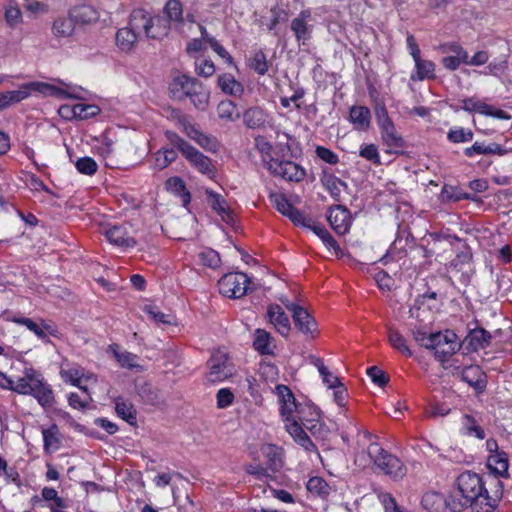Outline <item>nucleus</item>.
I'll use <instances>...</instances> for the list:
<instances>
[{"label": "nucleus", "instance_id": "17", "mask_svg": "<svg viewBox=\"0 0 512 512\" xmlns=\"http://www.w3.org/2000/svg\"><path fill=\"white\" fill-rule=\"evenodd\" d=\"M107 240L121 248H133L136 240L129 235L126 225H113L104 232Z\"/></svg>", "mask_w": 512, "mask_h": 512}, {"label": "nucleus", "instance_id": "34", "mask_svg": "<svg viewBox=\"0 0 512 512\" xmlns=\"http://www.w3.org/2000/svg\"><path fill=\"white\" fill-rule=\"evenodd\" d=\"M272 341L273 338L266 330L260 328L255 330L253 347L261 355L273 354Z\"/></svg>", "mask_w": 512, "mask_h": 512}, {"label": "nucleus", "instance_id": "6", "mask_svg": "<svg viewBox=\"0 0 512 512\" xmlns=\"http://www.w3.org/2000/svg\"><path fill=\"white\" fill-rule=\"evenodd\" d=\"M208 372L206 379L215 384L223 382L234 375V367L228 359L227 354L217 351L207 361Z\"/></svg>", "mask_w": 512, "mask_h": 512}, {"label": "nucleus", "instance_id": "29", "mask_svg": "<svg viewBox=\"0 0 512 512\" xmlns=\"http://www.w3.org/2000/svg\"><path fill=\"white\" fill-rule=\"evenodd\" d=\"M487 466L489 470L497 476L505 478L509 476V459L507 453L504 451L489 455L487 459Z\"/></svg>", "mask_w": 512, "mask_h": 512}, {"label": "nucleus", "instance_id": "7", "mask_svg": "<svg viewBox=\"0 0 512 512\" xmlns=\"http://www.w3.org/2000/svg\"><path fill=\"white\" fill-rule=\"evenodd\" d=\"M249 283L245 273H227L218 281L219 292L228 298H241L250 289Z\"/></svg>", "mask_w": 512, "mask_h": 512}, {"label": "nucleus", "instance_id": "8", "mask_svg": "<svg viewBox=\"0 0 512 512\" xmlns=\"http://www.w3.org/2000/svg\"><path fill=\"white\" fill-rule=\"evenodd\" d=\"M421 505L427 512H444L445 508H449L452 512L462 511V504L456 496L450 495L444 498L440 493L434 491L424 493Z\"/></svg>", "mask_w": 512, "mask_h": 512}, {"label": "nucleus", "instance_id": "61", "mask_svg": "<svg viewBox=\"0 0 512 512\" xmlns=\"http://www.w3.org/2000/svg\"><path fill=\"white\" fill-rule=\"evenodd\" d=\"M294 225L301 226L311 230V226L315 224V222L310 218L306 217L299 209L293 207L287 216Z\"/></svg>", "mask_w": 512, "mask_h": 512}, {"label": "nucleus", "instance_id": "39", "mask_svg": "<svg viewBox=\"0 0 512 512\" xmlns=\"http://www.w3.org/2000/svg\"><path fill=\"white\" fill-rule=\"evenodd\" d=\"M472 259V255L468 251H462L456 255V257L451 261L450 266L454 268L456 271L461 272V282L464 285H467L470 282V275L467 270H465V266H470V261Z\"/></svg>", "mask_w": 512, "mask_h": 512}, {"label": "nucleus", "instance_id": "45", "mask_svg": "<svg viewBox=\"0 0 512 512\" xmlns=\"http://www.w3.org/2000/svg\"><path fill=\"white\" fill-rule=\"evenodd\" d=\"M311 230L323 241L329 250H333L335 254L341 252L339 244L323 225L315 223L311 226Z\"/></svg>", "mask_w": 512, "mask_h": 512}, {"label": "nucleus", "instance_id": "1", "mask_svg": "<svg viewBox=\"0 0 512 512\" xmlns=\"http://www.w3.org/2000/svg\"><path fill=\"white\" fill-rule=\"evenodd\" d=\"M461 495L462 510L470 507L473 512H493L501 500V488L490 495L485 488L482 477L472 471L461 473L455 480Z\"/></svg>", "mask_w": 512, "mask_h": 512}, {"label": "nucleus", "instance_id": "44", "mask_svg": "<svg viewBox=\"0 0 512 512\" xmlns=\"http://www.w3.org/2000/svg\"><path fill=\"white\" fill-rule=\"evenodd\" d=\"M462 429L467 436H473L477 439L485 438L484 429L478 424L477 420L469 414H465L462 418Z\"/></svg>", "mask_w": 512, "mask_h": 512}, {"label": "nucleus", "instance_id": "53", "mask_svg": "<svg viewBox=\"0 0 512 512\" xmlns=\"http://www.w3.org/2000/svg\"><path fill=\"white\" fill-rule=\"evenodd\" d=\"M200 262L211 269H216L221 262L220 255L217 251L211 249V248H205L203 249L199 255Z\"/></svg>", "mask_w": 512, "mask_h": 512}, {"label": "nucleus", "instance_id": "27", "mask_svg": "<svg viewBox=\"0 0 512 512\" xmlns=\"http://www.w3.org/2000/svg\"><path fill=\"white\" fill-rule=\"evenodd\" d=\"M381 138L385 145L394 149H403L405 147L404 139L398 134L395 125L392 122L379 126Z\"/></svg>", "mask_w": 512, "mask_h": 512}, {"label": "nucleus", "instance_id": "13", "mask_svg": "<svg viewBox=\"0 0 512 512\" xmlns=\"http://www.w3.org/2000/svg\"><path fill=\"white\" fill-rule=\"evenodd\" d=\"M462 103L461 109L467 112H477L497 119H510V115L504 110L496 109L476 97L463 99Z\"/></svg>", "mask_w": 512, "mask_h": 512}, {"label": "nucleus", "instance_id": "49", "mask_svg": "<svg viewBox=\"0 0 512 512\" xmlns=\"http://www.w3.org/2000/svg\"><path fill=\"white\" fill-rule=\"evenodd\" d=\"M413 337L420 346L430 350L431 347H434L435 345L437 346V344H439V341H441L440 333L427 334L425 331L422 330L414 331Z\"/></svg>", "mask_w": 512, "mask_h": 512}, {"label": "nucleus", "instance_id": "3", "mask_svg": "<svg viewBox=\"0 0 512 512\" xmlns=\"http://www.w3.org/2000/svg\"><path fill=\"white\" fill-rule=\"evenodd\" d=\"M367 453L378 474H382L394 482L402 481L406 477L408 468L404 462L377 442L369 444Z\"/></svg>", "mask_w": 512, "mask_h": 512}, {"label": "nucleus", "instance_id": "24", "mask_svg": "<svg viewBox=\"0 0 512 512\" xmlns=\"http://www.w3.org/2000/svg\"><path fill=\"white\" fill-rule=\"evenodd\" d=\"M286 430L292 436L294 441L302 446L306 451H316V445L296 420L286 422Z\"/></svg>", "mask_w": 512, "mask_h": 512}, {"label": "nucleus", "instance_id": "40", "mask_svg": "<svg viewBox=\"0 0 512 512\" xmlns=\"http://www.w3.org/2000/svg\"><path fill=\"white\" fill-rule=\"evenodd\" d=\"M60 376L64 382H69L71 385L78 387L82 391L88 392L86 386L80 385V381L82 377H84V372L79 366L74 365L68 368H62L60 370Z\"/></svg>", "mask_w": 512, "mask_h": 512}, {"label": "nucleus", "instance_id": "36", "mask_svg": "<svg viewBox=\"0 0 512 512\" xmlns=\"http://www.w3.org/2000/svg\"><path fill=\"white\" fill-rule=\"evenodd\" d=\"M506 150L502 148L500 144L497 143H490L485 144L482 142H475L471 147H467L464 150V154L467 157H473L476 154H484V155H490V154H498L503 155L505 154Z\"/></svg>", "mask_w": 512, "mask_h": 512}, {"label": "nucleus", "instance_id": "2", "mask_svg": "<svg viewBox=\"0 0 512 512\" xmlns=\"http://www.w3.org/2000/svg\"><path fill=\"white\" fill-rule=\"evenodd\" d=\"M169 94L176 101L189 99L194 107L201 111L209 104L210 91L199 79L188 74H180L172 79Z\"/></svg>", "mask_w": 512, "mask_h": 512}, {"label": "nucleus", "instance_id": "12", "mask_svg": "<svg viewBox=\"0 0 512 512\" xmlns=\"http://www.w3.org/2000/svg\"><path fill=\"white\" fill-rule=\"evenodd\" d=\"M295 327L306 339H314L318 335V325L314 317L305 309L300 307L292 314Z\"/></svg>", "mask_w": 512, "mask_h": 512}, {"label": "nucleus", "instance_id": "46", "mask_svg": "<svg viewBox=\"0 0 512 512\" xmlns=\"http://www.w3.org/2000/svg\"><path fill=\"white\" fill-rule=\"evenodd\" d=\"M388 340L394 349L398 350L399 352L406 355L407 357L412 356V351L409 349V347L406 344L405 338L402 336V334L398 330L389 328Z\"/></svg>", "mask_w": 512, "mask_h": 512}, {"label": "nucleus", "instance_id": "25", "mask_svg": "<svg viewBox=\"0 0 512 512\" xmlns=\"http://www.w3.org/2000/svg\"><path fill=\"white\" fill-rule=\"evenodd\" d=\"M69 15L74 20L75 24H91L96 22L99 18L98 11L90 5H79L69 10Z\"/></svg>", "mask_w": 512, "mask_h": 512}, {"label": "nucleus", "instance_id": "38", "mask_svg": "<svg viewBox=\"0 0 512 512\" xmlns=\"http://www.w3.org/2000/svg\"><path fill=\"white\" fill-rule=\"evenodd\" d=\"M440 197L442 202H458L461 200H472L477 199L469 193L463 192L459 187L445 184L442 187Z\"/></svg>", "mask_w": 512, "mask_h": 512}, {"label": "nucleus", "instance_id": "10", "mask_svg": "<svg viewBox=\"0 0 512 512\" xmlns=\"http://www.w3.org/2000/svg\"><path fill=\"white\" fill-rule=\"evenodd\" d=\"M441 341L437 346L431 347L434 350L435 358L440 362H446L448 359L459 351L461 345L457 341V335L452 330H445V332H439Z\"/></svg>", "mask_w": 512, "mask_h": 512}, {"label": "nucleus", "instance_id": "56", "mask_svg": "<svg viewBox=\"0 0 512 512\" xmlns=\"http://www.w3.org/2000/svg\"><path fill=\"white\" fill-rule=\"evenodd\" d=\"M28 96L27 91H7L0 93V110L8 107L12 103L20 102Z\"/></svg>", "mask_w": 512, "mask_h": 512}, {"label": "nucleus", "instance_id": "51", "mask_svg": "<svg viewBox=\"0 0 512 512\" xmlns=\"http://www.w3.org/2000/svg\"><path fill=\"white\" fill-rule=\"evenodd\" d=\"M166 186L168 190L180 196L184 203L190 202V193L187 190L184 181L180 177H171L167 180Z\"/></svg>", "mask_w": 512, "mask_h": 512}, {"label": "nucleus", "instance_id": "11", "mask_svg": "<svg viewBox=\"0 0 512 512\" xmlns=\"http://www.w3.org/2000/svg\"><path fill=\"white\" fill-rule=\"evenodd\" d=\"M9 321L18 325L25 326L29 331L33 332L39 339L44 342H49L48 335L56 337L58 335V329L55 325L40 320L36 322L31 318L27 317H11Z\"/></svg>", "mask_w": 512, "mask_h": 512}, {"label": "nucleus", "instance_id": "23", "mask_svg": "<svg viewBox=\"0 0 512 512\" xmlns=\"http://www.w3.org/2000/svg\"><path fill=\"white\" fill-rule=\"evenodd\" d=\"M461 379L478 392L486 387L485 374L478 365L465 367L461 372Z\"/></svg>", "mask_w": 512, "mask_h": 512}, {"label": "nucleus", "instance_id": "60", "mask_svg": "<svg viewBox=\"0 0 512 512\" xmlns=\"http://www.w3.org/2000/svg\"><path fill=\"white\" fill-rule=\"evenodd\" d=\"M75 111L76 119L84 120L98 115L100 108L93 104L77 103Z\"/></svg>", "mask_w": 512, "mask_h": 512}, {"label": "nucleus", "instance_id": "20", "mask_svg": "<svg viewBox=\"0 0 512 512\" xmlns=\"http://www.w3.org/2000/svg\"><path fill=\"white\" fill-rule=\"evenodd\" d=\"M242 117L245 126L249 129H264L270 122L269 114L259 106L246 109Z\"/></svg>", "mask_w": 512, "mask_h": 512}, {"label": "nucleus", "instance_id": "9", "mask_svg": "<svg viewBox=\"0 0 512 512\" xmlns=\"http://www.w3.org/2000/svg\"><path fill=\"white\" fill-rule=\"evenodd\" d=\"M267 169L274 175L294 182L302 181L306 175L305 169L300 165L292 161H279L271 157L267 162Z\"/></svg>", "mask_w": 512, "mask_h": 512}, {"label": "nucleus", "instance_id": "47", "mask_svg": "<svg viewBox=\"0 0 512 512\" xmlns=\"http://www.w3.org/2000/svg\"><path fill=\"white\" fill-rule=\"evenodd\" d=\"M249 67L259 75H265L269 70V62L263 50L256 51L249 59Z\"/></svg>", "mask_w": 512, "mask_h": 512}, {"label": "nucleus", "instance_id": "43", "mask_svg": "<svg viewBox=\"0 0 512 512\" xmlns=\"http://www.w3.org/2000/svg\"><path fill=\"white\" fill-rule=\"evenodd\" d=\"M217 115L221 120L234 122L240 118L236 104L231 100H223L217 106Z\"/></svg>", "mask_w": 512, "mask_h": 512}, {"label": "nucleus", "instance_id": "32", "mask_svg": "<svg viewBox=\"0 0 512 512\" xmlns=\"http://www.w3.org/2000/svg\"><path fill=\"white\" fill-rule=\"evenodd\" d=\"M320 181L335 201L340 199L341 187H347L343 180L327 171H323Z\"/></svg>", "mask_w": 512, "mask_h": 512}, {"label": "nucleus", "instance_id": "35", "mask_svg": "<svg viewBox=\"0 0 512 512\" xmlns=\"http://www.w3.org/2000/svg\"><path fill=\"white\" fill-rule=\"evenodd\" d=\"M218 86L225 94L235 97L240 96L244 91L243 85L232 74L228 73L219 75Z\"/></svg>", "mask_w": 512, "mask_h": 512}, {"label": "nucleus", "instance_id": "54", "mask_svg": "<svg viewBox=\"0 0 512 512\" xmlns=\"http://www.w3.org/2000/svg\"><path fill=\"white\" fill-rule=\"evenodd\" d=\"M5 21L7 25L14 29L22 22V12L20 8L12 3L5 7Z\"/></svg>", "mask_w": 512, "mask_h": 512}, {"label": "nucleus", "instance_id": "57", "mask_svg": "<svg viewBox=\"0 0 512 512\" xmlns=\"http://www.w3.org/2000/svg\"><path fill=\"white\" fill-rule=\"evenodd\" d=\"M75 167L79 173L88 176L94 175L98 169L96 161L88 156L79 158L75 163Z\"/></svg>", "mask_w": 512, "mask_h": 512}, {"label": "nucleus", "instance_id": "5", "mask_svg": "<svg viewBox=\"0 0 512 512\" xmlns=\"http://www.w3.org/2000/svg\"><path fill=\"white\" fill-rule=\"evenodd\" d=\"M169 142L177 148L190 164L200 173L212 177L214 175V167L211 159L193 147L190 143L180 137L177 133L167 131L165 133Z\"/></svg>", "mask_w": 512, "mask_h": 512}, {"label": "nucleus", "instance_id": "52", "mask_svg": "<svg viewBox=\"0 0 512 512\" xmlns=\"http://www.w3.org/2000/svg\"><path fill=\"white\" fill-rule=\"evenodd\" d=\"M177 158V153L173 148H162L155 154V165L159 170L166 168Z\"/></svg>", "mask_w": 512, "mask_h": 512}, {"label": "nucleus", "instance_id": "19", "mask_svg": "<svg viewBox=\"0 0 512 512\" xmlns=\"http://www.w3.org/2000/svg\"><path fill=\"white\" fill-rule=\"evenodd\" d=\"M276 392L280 402V414L285 422H289L293 412L297 410L295 397L286 385H277Z\"/></svg>", "mask_w": 512, "mask_h": 512}, {"label": "nucleus", "instance_id": "28", "mask_svg": "<svg viewBox=\"0 0 512 512\" xmlns=\"http://www.w3.org/2000/svg\"><path fill=\"white\" fill-rule=\"evenodd\" d=\"M137 395L146 405L156 406L161 403V395L159 391L146 381L137 382L135 384Z\"/></svg>", "mask_w": 512, "mask_h": 512}, {"label": "nucleus", "instance_id": "21", "mask_svg": "<svg viewBox=\"0 0 512 512\" xmlns=\"http://www.w3.org/2000/svg\"><path fill=\"white\" fill-rule=\"evenodd\" d=\"M41 375L40 372L33 368H26L23 377L19 378L16 383L13 382L11 391L22 395H30L36 383H40L39 378Z\"/></svg>", "mask_w": 512, "mask_h": 512}, {"label": "nucleus", "instance_id": "26", "mask_svg": "<svg viewBox=\"0 0 512 512\" xmlns=\"http://www.w3.org/2000/svg\"><path fill=\"white\" fill-rule=\"evenodd\" d=\"M40 383H36L30 393L42 407H50L55 401L54 393L51 386L44 381V377L41 375Z\"/></svg>", "mask_w": 512, "mask_h": 512}, {"label": "nucleus", "instance_id": "41", "mask_svg": "<svg viewBox=\"0 0 512 512\" xmlns=\"http://www.w3.org/2000/svg\"><path fill=\"white\" fill-rule=\"evenodd\" d=\"M29 87L33 90L40 92L44 95L55 96L57 98H69L76 97L75 95L67 92L66 90L59 88L57 86L44 83V82H32L29 84Z\"/></svg>", "mask_w": 512, "mask_h": 512}, {"label": "nucleus", "instance_id": "48", "mask_svg": "<svg viewBox=\"0 0 512 512\" xmlns=\"http://www.w3.org/2000/svg\"><path fill=\"white\" fill-rule=\"evenodd\" d=\"M190 139L194 140L199 146L210 152H216L219 147V143L214 136L205 134L199 129L196 130V134L192 135Z\"/></svg>", "mask_w": 512, "mask_h": 512}, {"label": "nucleus", "instance_id": "63", "mask_svg": "<svg viewBox=\"0 0 512 512\" xmlns=\"http://www.w3.org/2000/svg\"><path fill=\"white\" fill-rule=\"evenodd\" d=\"M359 155L375 165H379L381 163L380 155L375 144H367L362 146L359 151Z\"/></svg>", "mask_w": 512, "mask_h": 512}, {"label": "nucleus", "instance_id": "4", "mask_svg": "<svg viewBox=\"0 0 512 512\" xmlns=\"http://www.w3.org/2000/svg\"><path fill=\"white\" fill-rule=\"evenodd\" d=\"M129 26L138 32L143 33L148 39H161L168 35L170 26L161 16H152L148 11L138 8L134 9L129 18Z\"/></svg>", "mask_w": 512, "mask_h": 512}, {"label": "nucleus", "instance_id": "22", "mask_svg": "<svg viewBox=\"0 0 512 512\" xmlns=\"http://www.w3.org/2000/svg\"><path fill=\"white\" fill-rule=\"evenodd\" d=\"M205 193L208 197L210 207L222 218L224 222L228 224L231 223L233 221V214L224 197L210 189H207Z\"/></svg>", "mask_w": 512, "mask_h": 512}, {"label": "nucleus", "instance_id": "37", "mask_svg": "<svg viewBox=\"0 0 512 512\" xmlns=\"http://www.w3.org/2000/svg\"><path fill=\"white\" fill-rule=\"evenodd\" d=\"M75 22L72 17H58L52 25V33L57 38H67L72 36L75 30Z\"/></svg>", "mask_w": 512, "mask_h": 512}, {"label": "nucleus", "instance_id": "33", "mask_svg": "<svg viewBox=\"0 0 512 512\" xmlns=\"http://www.w3.org/2000/svg\"><path fill=\"white\" fill-rule=\"evenodd\" d=\"M163 12L166 16L164 20L167 21L169 26L170 23H174L176 25L184 24L185 19L183 17V6L179 0H168L163 8Z\"/></svg>", "mask_w": 512, "mask_h": 512}, {"label": "nucleus", "instance_id": "15", "mask_svg": "<svg viewBox=\"0 0 512 512\" xmlns=\"http://www.w3.org/2000/svg\"><path fill=\"white\" fill-rule=\"evenodd\" d=\"M267 317L281 336L288 337L291 331V324L288 315L280 305L270 304L267 307Z\"/></svg>", "mask_w": 512, "mask_h": 512}, {"label": "nucleus", "instance_id": "18", "mask_svg": "<svg viewBox=\"0 0 512 512\" xmlns=\"http://www.w3.org/2000/svg\"><path fill=\"white\" fill-rule=\"evenodd\" d=\"M311 17L309 9L302 10L297 17L292 19L290 28L294 33L297 41H302L304 44L311 38L312 26L308 24V19Z\"/></svg>", "mask_w": 512, "mask_h": 512}, {"label": "nucleus", "instance_id": "16", "mask_svg": "<svg viewBox=\"0 0 512 512\" xmlns=\"http://www.w3.org/2000/svg\"><path fill=\"white\" fill-rule=\"evenodd\" d=\"M492 334L482 327L469 329L463 343L470 352H476L490 346Z\"/></svg>", "mask_w": 512, "mask_h": 512}, {"label": "nucleus", "instance_id": "55", "mask_svg": "<svg viewBox=\"0 0 512 512\" xmlns=\"http://www.w3.org/2000/svg\"><path fill=\"white\" fill-rule=\"evenodd\" d=\"M265 455L268 459L269 468L273 471H279L282 468V459L279 449L275 445H268L265 449Z\"/></svg>", "mask_w": 512, "mask_h": 512}, {"label": "nucleus", "instance_id": "31", "mask_svg": "<svg viewBox=\"0 0 512 512\" xmlns=\"http://www.w3.org/2000/svg\"><path fill=\"white\" fill-rule=\"evenodd\" d=\"M138 39V32H135L130 26L121 28L116 33V45L123 52H129L133 49Z\"/></svg>", "mask_w": 512, "mask_h": 512}, {"label": "nucleus", "instance_id": "42", "mask_svg": "<svg viewBox=\"0 0 512 512\" xmlns=\"http://www.w3.org/2000/svg\"><path fill=\"white\" fill-rule=\"evenodd\" d=\"M115 410L117 415L129 424L133 425L136 423V410L128 400L122 397L117 398L115 401Z\"/></svg>", "mask_w": 512, "mask_h": 512}, {"label": "nucleus", "instance_id": "62", "mask_svg": "<svg viewBox=\"0 0 512 512\" xmlns=\"http://www.w3.org/2000/svg\"><path fill=\"white\" fill-rule=\"evenodd\" d=\"M367 375L371 378L372 382L379 387H384L389 382V375L377 366L368 368Z\"/></svg>", "mask_w": 512, "mask_h": 512}, {"label": "nucleus", "instance_id": "59", "mask_svg": "<svg viewBox=\"0 0 512 512\" xmlns=\"http://www.w3.org/2000/svg\"><path fill=\"white\" fill-rule=\"evenodd\" d=\"M195 71L201 77H211L215 73V65L209 59L195 58Z\"/></svg>", "mask_w": 512, "mask_h": 512}, {"label": "nucleus", "instance_id": "30", "mask_svg": "<svg viewBox=\"0 0 512 512\" xmlns=\"http://www.w3.org/2000/svg\"><path fill=\"white\" fill-rule=\"evenodd\" d=\"M349 118L355 129L365 131L370 126L371 113L366 106H353L350 109Z\"/></svg>", "mask_w": 512, "mask_h": 512}, {"label": "nucleus", "instance_id": "58", "mask_svg": "<svg viewBox=\"0 0 512 512\" xmlns=\"http://www.w3.org/2000/svg\"><path fill=\"white\" fill-rule=\"evenodd\" d=\"M269 197L277 211L286 217L294 207L283 194L271 193Z\"/></svg>", "mask_w": 512, "mask_h": 512}, {"label": "nucleus", "instance_id": "14", "mask_svg": "<svg viewBox=\"0 0 512 512\" xmlns=\"http://www.w3.org/2000/svg\"><path fill=\"white\" fill-rule=\"evenodd\" d=\"M327 220L333 230L340 235L346 234L351 226L350 211L342 205L331 207L327 215Z\"/></svg>", "mask_w": 512, "mask_h": 512}, {"label": "nucleus", "instance_id": "64", "mask_svg": "<svg viewBox=\"0 0 512 512\" xmlns=\"http://www.w3.org/2000/svg\"><path fill=\"white\" fill-rule=\"evenodd\" d=\"M216 401L219 409H225L232 405L234 394L229 388H221L216 394Z\"/></svg>", "mask_w": 512, "mask_h": 512}, {"label": "nucleus", "instance_id": "50", "mask_svg": "<svg viewBox=\"0 0 512 512\" xmlns=\"http://www.w3.org/2000/svg\"><path fill=\"white\" fill-rule=\"evenodd\" d=\"M416 77L412 79L424 80L426 78H434L435 64L429 60L419 59L415 61Z\"/></svg>", "mask_w": 512, "mask_h": 512}]
</instances>
